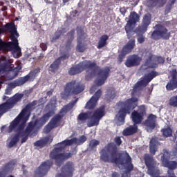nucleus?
Listing matches in <instances>:
<instances>
[{
	"label": "nucleus",
	"instance_id": "473e14b6",
	"mask_svg": "<svg viewBox=\"0 0 177 177\" xmlns=\"http://www.w3.org/2000/svg\"><path fill=\"white\" fill-rule=\"evenodd\" d=\"M89 117H91L90 113H82L78 115L77 119L79 121H85V120L89 118Z\"/></svg>",
	"mask_w": 177,
	"mask_h": 177
},
{
	"label": "nucleus",
	"instance_id": "39448f33",
	"mask_svg": "<svg viewBox=\"0 0 177 177\" xmlns=\"http://www.w3.org/2000/svg\"><path fill=\"white\" fill-rule=\"evenodd\" d=\"M86 68H88V71L86 73V80H91V77H93L95 74H97V71L100 68L96 66L95 63L91 62V61H84L81 62L77 66L72 67L69 71V74L71 75H75V74H78L82 71H84Z\"/></svg>",
	"mask_w": 177,
	"mask_h": 177
},
{
	"label": "nucleus",
	"instance_id": "5fc2aeb1",
	"mask_svg": "<svg viewBox=\"0 0 177 177\" xmlns=\"http://www.w3.org/2000/svg\"><path fill=\"white\" fill-rule=\"evenodd\" d=\"M57 34H59V32H57L55 33V35H57Z\"/></svg>",
	"mask_w": 177,
	"mask_h": 177
},
{
	"label": "nucleus",
	"instance_id": "cd10ccee",
	"mask_svg": "<svg viewBox=\"0 0 177 177\" xmlns=\"http://www.w3.org/2000/svg\"><path fill=\"white\" fill-rule=\"evenodd\" d=\"M157 146H158V141L157 139L152 138L150 141L149 150L151 154H156L157 150Z\"/></svg>",
	"mask_w": 177,
	"mask_h": 177
},
{
	"label": "nucleus",
	"instance_id": "b1692460",
	"mask_svg": "<svg viewBox=\"0 0 177 177\" xmlns=\"http://www.w3.org/2000/svg\"><path fill=\"white\" fill-rule=\"evenodd\" d=\"M141 60L142 59L138 57V55H132L127 58L125 64L127 67H133L135 66H138V64H140Z\"/></svg>",
	"mask_w": 177,
	"mask_h": 177
},
{
	"label": "nucleus",
	"instance_id": "6e6552de",
	"mask_svg": "<svg viewBox=\"0 0 177 177\" xmlns=\"http://www.w3.org/2000/svg\"><path fill=\"white\" fill-rule=\"evenodd\" d=\"M23 94H16L12 97L7 100V102L0 105V117L2 114H5L9 109H12L15 103H17L19 100H21Z\"/></svg>",
	"mask_w": 177,
	"mask_h": 177
},
{
	"label": "nucleus",
	"instance_id": "de8ad7c7",
	"mask_svg": "<svg viewBox=\"0 0 177 177\" xmlns=\"http://www.w3.org/2000/svg\"><path fill=\"white\" fill-rule=\"evenodd\" d=\"M3 100H6V99H8V97H6V95H4V96L3 97Z\"/></svg>",
	"mask_w": 177,
	"mask_h": 177
},
{
	"label": "nucleus",
	"instance_id": "2f4dec72",
	"mask_svg": "<svg viewBox=\"0 0 177 177\" xmlns=\"http://www.w3.org/2000/svg\"><path fill=\"white\" fill-rule=\"evenodd\" d=\"M75 103H77V100H75V101H74L73 102H71L66 106L64 107L61 110V114H63V113H67V111H68V110H71V109H73V107L74 104H75Z\"/></svg>",
	"mask_w": 177,
	"mask_h": 177
},
{
	"label": "nucleus",
	"instance_id": "4c0bfd02",
	"mask_svg": "<svg viewBox=\"0 0 177 177\" xmlns=\"http://www.w3.org/2000/svg\"><path fill=\"white\" fill-rule=\"evenodd\" d=\"M115 142L117 143V145H121V143L122 142L121 141V138L120 137H117L115 138Z\"/></svg>",
	"mask_w": 177,
	"mask_h": 177
},
{
	"label": "nucleus",
	"instance_id": "bb28decb",
	"mask_svg": "<svg viewBox=\"0 0 177 177\" xmlns=\"http://www.w3.org/2000/svg\"><path fill=\"white\" fill-rule=\"evenodd\" d=\"M77 46L76 50L77 52H84L85 46L82 44V39H84V32L82 30L77 31Z\"/></svg>",
	"mask_w": 177,
	"mask_h": 177
},
{
	"label": "nucleus",
	"instance_id": "58836bf2",
	"mask_svg": "<svg viewBox=\"0 0 177 177\" xmlns=\"http://www.w3.org/2000/svg\"><path fill=\"white\" fill-rule=\"evenodd\" d=\"M20 70H21V67H20V66H17L14 69V71H15V73H16L15 75H17V73H19V71H20Z\"/></svg>",
	"mask_w": 177,
	"mask_h": 177
},
{
	"label": "nucleus",
	"instance_id": "4468645a",
	"mask_svg": "<svg viewBox=\"0 0 177 177\" xmlns=\"http://www.w3.org/2000/svg\"><path fill=\"white\" fill-rule=\"evenodd\" d=\"M52 162L47 160L40 165L35 171V177H42L49 171Z\"/></svg>",
	"mask_w": 177,
	"mask_h": 177
},
{
	"label": "nucleus",
	"instance_id": "4d7b16f0",
	"mask_svg": "<svg viewBox=\"0 0 177 177\" xmlns=\"http://www.w3.org/2000/svg\"><path fill=\"white\" fill-rule=\"evenodd\" d=\"M61 96H62V97H63V94H62Z\"/></svg>",
	"mask_w": 177,
	"mask_h": 177
},
{
	"label": "nucleus",
	"instance_id": "a878e982",
	"mask_svg": "<svg viewBox=\"0 0 177 177\" xmlns=\"http://www.w3.org/2000/svg\"><path fill=\"white\" fill-rule=\"evenodd\" d=\"M150 20H151V16L149 14L146 15L143 19L142 26L139 28L138 32H140L141 34L146 32L147 26L150 24Z\"/></svg>",
	"mask_w": 177,
	"mask_h": 177
},
{
	"label": "nucleus",
	"instance_id": "3c124183",
	"mask_svg": "<svg viewBox=\"0 0 177 177\" xmlns=\"http://www.w3.org/2000/svg\"><path fill=\"white\" fill-rule=\"evenodd\" d=\"M74 13H75V15H77L78 13V12L77 10H75Z\"/></svg>",
	"mask_w": 177,
	"mask_h": 177
},
{
	"label": "nucleus",
	"instance_id": "09e8293b",
	"mask_svg": "<svg viewBox=\"0 0 177 177\" xmlns=\"http://www.w3.org/2000/svg\"><path fill=\"white\" fill-rule=\"evenodd\" d=\"M64 3L68 2V0H63Z\"/></svg>",
	"mask_w": 177,
	"mask_h": 177
},
{
	"label": "nucleus",
	"instance_id": "6e6d98bb",
	"mask_svg": "<svg viewBox=\"0 0 177 177\" xmlns=\"http://www.w3.org/2000/svg\"><path fill=\"white\" fill-rule=\"evenodd\" d=\"M57 38H59V36H57L56 38H55V39H57Z\"/></svg>",
	"mask_w": 177,
	"mask_h": 177
},
{
	"label": "nucleus",
	"instance_id": "4be33fe9",
	"mask_svg": "<svg viewBox=\"0 0 177 177\" xmlns=\"http://www.w3.org/2000/svg\"><path fill=\"white\" fill-rule=\"evenodd\" d=\"M157 120V117L154 115H150L148 117V119L145 122V124L147 127V132H151L154 128H156V121Z\"/></svg>",
	"mask_w": 177,
	"mask_h": 177
},
{
	"label": "nucleus",
	"instance_id": "ddd939ff",
	"mask_svg": "<svg viewBox=\"0 0 177 177\" xmlns=\"http://www.w3.org/2000/svg\"><path fill=\"white\" fill-rule=\"evenodd\" d=\"M39 74V69H35V71L30 72L29 75L21 77L19 80L17 81L15 83H12L11 85L15 88V86H19V85H23L27 81H32L35 77H37Z\"/></svg>",
	"mask_w": 177,
	"mask_h": 177
},
{
	"label": "nucleus",
	"instance_id": "1a4fd4ad",
	"mask_svg": "<svg viewBox=\"0 0 177 177\" xmlns=\"http://www.w3.org/2000/svg\"><path fill=\"white\" fill-rule=\"evenodd\" d=\"M103 117H104V106H102L93 113V115L87 122V127L91 128L99 125V121H100Z\"/></svg>",
	"mask_w": 177,
	"mask_h": 177
},
{
	"label": "nucleus",
	"instance_id": "f704fd0d",
	"mask_svg": "<svg viewBox=\"0 0 177 177\" xmlns=\"http://www.w3.org/2000/svg\"><path fill=\"white\" fill-rule=\"evenodd\" d=\"M170 106H174V107H177V95L171 97L169 100Z\"/></svg>",
	"mask_w": 177,
	"mask_h": 177
},
{
	"label": "nucleus",
	"instance_id": "c03bdc74",
	"mask_svg": "<svg viewBox=\"0 0 177 177\" xmlns=\"http://www.w3.org/2000/svg\"><path fill=\"white\" fill-rule=\"evenodd\" d=\"M0 177H5V174L2 172H0Z\"/></svg>",
	"mask_w": 177,
	"mask_h": 177
},
{
	"label": "nucleus",
	"instance_id": "6ab92c4d",
	"mask_svg": "<svg viewBox=\"0 0 177 177\" xmlns=\"http://www.w3.org/2000/svg\"><path fill=\"white\" fill-rule=\"evenodd\" d=\"M151 38L153 39H160V38L168 39L169 38V33L167 28L161 27L159 30H156L152 33Z\"/></svg>",
	"mask_w": 177,
	"mask_h": 177
},
{
	"label": "nucleus",
	"instance_id": "9b49d317",
	"mask_svg": "<svg viewBox=\"0 0 177 177\" xmlns=\"http://www.w3.org/2000/svg\"><path fill=\"white\" fill-rule=\"evenodd\" d=\"M84 89V85L80 84L75 82H72L66 85L65 88V92L66 93H73L74 95H78V93H81Z\"/></svg>",
	"mask_w": 177,
	"mask_h": 177
},
{
	"label": "nucleus",
	"instance_id": "a18cd8bd",
	"mask_svg": "<svg viewBox=\"0 0 177 177\" xmlns=\"http://www.w3.org/2000/svg\"><path fill=\"white\" fill-rule=\"evenodd\" d=\"M1 32H2V30L0 29V34H1ZM1 45H2V40H1V39H0V46H1Z\"/></svg>",
	"mask_w": 177,
	"mask_h": 177
},
{
	"label": "nucleus",
	"instance_id": "13d9d810",
	"mask_svg": "<svg viewBox=\"0 0 177 177\" xmlns=\"http://www.w3.org/2000/svg\"><path fill=\"white\" fill-rule=\"evenodd\" d=\"M24 174H26V171H24Z\"/></svg>",
	"mask_w": 177,
	"mask_h": 177
},
{
	"label": "nucleus",
	"instance_id": "0eeeda50",
	"mask_svg": "<svg viewBox=\"0 0 177 177\" xmlns=\"http://www.w3.org/2000/svg\"><path fill=\"white\" fill-rule=\"evenodd\" d=\"M8 28L11 34L10 38L12 41L13 48H12V56L15 59H18L21 56V49L19 46V42H17V38H19V33H17V28L15 24H7Z\"/></svg>",
	"mask_w": 177,
	"mask_h": 177
},
{
	"label": "nucleus",
	"instance_id": "c85d7f7f",
	"mask_svg": "<svg viewBox=\"0 0 177 177\" xmlns=\"http://www.w3.org/2000/svg\"><path fill=\"white\" fill-rule=\"evenodd\" d=\"M109 39V36L106 35H102L99 40L97 48L101 49L107 45V40Z\"/></svg>",
	"mask_w": 177,
	"mask_h": 177
},
{
	"label": "nucleus",
	"instance_id": "9d476101",
	"mask_svg": "<svg viewBox=\"0 0 177 177\" xmlns=\"http://www.w3.org/2000/svg\"><path fill=\"white\" fill-rule=\"evenodd\" d=\"M149 59L147 60L145 64L142 66L141 70H147V68H154L157 67V63H164L165 60L161 57H155L148 53Z\"/></svg>",
	"mask_w": 177,
	"mask_h": 177
},
{
	"label": "nucleus",
	"instance_id": "603ef678",
	"mask_svg": "<svg viewBox=\"0 0 177 177\" xmlns=\"http://www.w3.org/2000/svg\"><path fill=\"white\" fill-rule=\"evenodd\" d=\"M66 57H68V55H65L64 59H66Z\"/></svg>",
	"mask_w": 177,
	"mask_h": 177
},
{
	"label": "nucleus",
	"instance_id": "7c9ffc66",
	"mask_svg": "<svg viewBox=\"0 0 177 177\" xmlns=\"http://www.w3.org/2000/svg\"><path fill=\"white\" fill-rule=\"evenodd\" d=\"M64 57H61L58 59L55 60L50 66V71H56L57 68H59V64L60 63V60H63Z\"/></svg>",
	"mask_w": 177,
	"mask_h": 177
},
{
	"label": "nucleus",
	"instance_id": "393cba45",
	"mask_svg": "<svg viewBox=\"0 0 177 177\" xmlns=\"http://www.w3.org/2000/svg\"><path fill=\"white\" fill-rule=\"evenodd\" d=\"M176 75H177L176 70L174 69L171 72V75L172 77V80H170L169 82H168V84L166 86L167 91H174V89H175V88H177V82L176 80Z\"/></svg>",
	"mask_w": 177,
	"mask_h": 177
},
{
	"label": "nucleus",
	"instance_id": "a211bd4d",
	"mask_svg": "<svg viewBox=\"0 0 177 177\" xmlns=\"http://www.w3.org/2000/svg\"><path fill=\"white\" fill-rule=\"evenodd\" d=\"M158 75V73L157 72L152 71L149 74L145 75L144 77L141 78V80L137 83V87L138 88H144V86H146L153 78L155 77H157Z\"/></svg>",
	"mask_w": 177,
	"mask_h": 177
},
{
	"label": "nucleus",
	"instance_id": "2eb2a0df",
	"mask_svg": "<svg viewBox=\"0 0 177 177\" xmlns=\"http://www.w3.org/2000/svg\"><path fill=\"white\" fill-rule=\"evenodd\" d=\"M169 158H171V154H169V152H168V151H165L163 156L162 157V165L166 168H169V169H175L177 167V163L176 162L174 161H168Z\"/></svg>",
	"mask_w": 177,
	"mask_h": 177
},
{
	"label": "nucleus",
	"instance_id": "a19ab883",
	"mask_svg": "<svg viewBox=\"0 0 177 177\" xmlns=\"http://www.w3.org/2000/svg\"><path fill=\"white\" fill-rule=\"evenodd\" d=\"M95 89H96V86H93L90 89L91 93H93L95 92Z\"/></svg>",
	"mask_w": 177,
	"mask_h": 177
},
{
	"label": "nucleus",
	"instance_id": "e433bc0d",
	"mask_svg": "<svg viewBox=\"0 0 177 177\" xmlns=\"http://www.w3.org/2000/svg\"><path fill=\"white\" fill-rule=\"evenodd\" d=\"M138 41L139 44H143V42H145V37H143V35L138 36Z\"/></svg>",
	"mask_w": 177,
	"mask_h": 177
},
{
	"label": "nucleus",
	"instance_id": "8fccbe9b",
	"mask_svg": "<svg viewBox=\"0 0 177 177\" xmlns=\"http://www.w3.org/2000/svg\"><path fill=\"white\" fill-rule=\"evenodd\" d=\"M47 95H52V92L48 91V92L47 93Z\"/></svg>",
	"mask_w": 177,
	"mask_h": 177
},
{
	"label": "nucleus",
	"instance_id": "c9c22d12",
	"mask_svg": "<svg viewBox=\"0 0 177 177\" xmlns=\"http://www.w3.org/2000/svg\"><path fill=\"white\" fill-rule=\"evenodd\" d=\"M97 145H99V142L97 140H92L91 141H90L89 147L91 149H93V147H96V146H97Z\"/></svg>",
	"mask_w": 177,
	"mask_h": 177
},
{
	"label": "nucleus",
	"instance_id": "72a5a7b5",
	"mask_svg": "<svg viewBox=\"0 0 177 177\" xmlns=\"http://www.w3.org/2000/svg\"><path fill=\"white\" fill-rule=\"evenodd\" d=\"M162 132L164 135V136H172V130L169 128H167V129H163L162 130Z\"/></svg>",
	"mask_w": 177,
	"mask_h": 177
},
{
	"label": "nucleus",
	"instance_id": "412c9836",
	"mask_svg": "<svg viewBox=\"0 0 177 177\" xmlns=\"http://www.w3.org/2000/svg\"><path fill=\"white\" fill-rule=\"evenodd\" d=\"M110 71V68L108 67L105 68V69L102 70L100 73V77L96 80L95 84L97 85V86H101V85H103L104 84V82L106 80H107V77H109V73Z\"/></svg>",
	"mask_w": 177,
	"mask_h": 177
},
{
	"label": "nucleus",
	"instance_id": "aec40b11",
	"mask_svg": "<svg viewBox=\"0 0 177 177\" xmlns=\"http://www.w3.org/2000/svg\"><path fill=\"white\" fill-rule=\"evenodd\" d=\"M74 171V165L73 162H68L64 168L61 174H57L55 177H71Z\"/></svg>",
	"mask_w": 177,
	"mask_h": 177
},
{
	"label": "nucleus",
	"instance_id": "ea45409f",
	"mask_svg": "<svg viewBox=\"0 0 177 177\" xmlns=\"http://www.w3.org/2000/svg\"><path fill=\"white\" fill-rule=\"evenodd\" d=\"M12 93V89H10V88H7L6 90V92H5V94L6 95H10V93Z\"/></svg>",
	"mask_w": 177,
	"mask_h": 177
},
{
	"label": "nucleus",
	"instance_id": "49530a36",
	"mask_svg": "<svg viewBox=\"0 0 177 177\" xmlns=\"http://www.w3.org/2000/svg\"><path fill=\"white\" fill-rule=\"evenodd\" d=\"M111 97V99H114L115 97V94H113Z\"/></svg>",
	"mask_w": 177,
	"mask_h": 177
},
{
	"label": "nucleus",
	"instance_id": "c756f323",
	"mask_svg": "<svg viewBox=\"0 0 177 177\" xmlns=\"http://www.w3.org/2000/svg\"><path fill=\"white\" fill-rule=\"evenodd\" d=\"M52 142V138H49V137H46L43 140H40L35 143V146H38L39 147H42V146H45L46 143H50Z\"/></svg>",
	"mask_w": 177,
	"mask_h": 177
},
{
	"label": "nucleus",
	"instance_id": "423d86ee",
	"mask_svg": "<svg viewBox=\"0 0 177 177\" xmlns=\"http://www.w3.org/2000/svg\"><path fill=\"white\" fill-rule=\"evenodd\" d=\"M145 111L146 109L145 108V106H141L138 111H133L132 113L131 118L132 121L134 122V124L133 126H130L123 131V135L124 136L133 135V133H135L136 131H138V126H136V124H140V122H142V120H143V115H145Z\"/></svg>",
	"mask_w": 177,
	"mask_h": 177
},
{
	"label": "nucleus",
	"instance_id": "f03ea898",
	"mask_svg": "<svg viewBox=\"0 0 177 177\" xmlns=\"http://www.w3.org/2000/svg\"><path fill=\"white\" fill-rule=\"evenodd\" d=\"M117 154L113 153L110 149L104 148L101 151L100 158L104 162H115L119 167V168H124L127 169L128 172H131V169H133V165H132L131 156L127 152H123L121 154L120 158H116Z\"/></svg>",
	"mask_w": 177,
	"mask_h": 177
},
{
	"label": "nucleus",
	"instance_id": "37998d69",
	"mask_svg": "<svg viewBox=\"0 0 177 177\" xmlns=\"http://www.w3.org/2000/svg\"><path fill=\"white\" fill-rule=\"evenodd\" d=\"M122 177H129V174L128 173L124 174H122Z\"/></svg>",
	"mask_w": 177,
	"mask_h": 177
},
{
	"label": "nucleus",
	"instance_id": "5701e85b",
	"mask_svg": "<svg viewBox=\"0 0 177 177\" xmlns=\"http://www.w3.org/2000/svg\"><path fill=\"white\" fill-rule=\"evenodd\" d=\"M100 95H102V91L99 90L95 93L94 96L90 100V102H87L86 104V109H92L95 107L96 104L97 103V100H99V97H100Z\"/></svg>",
	"mask_w": 177,
	"mask_h": 177
},
{
	"label": "nucleus",
	"instance_id": "dca6fc26",
	"mask_svg": "<svg viewBox=\"0 0 177 177\" xmlns=\"http://www.w3.org/2000/svg\"><path fill=\"white\" fill-rule=\"evenodd\" d=\"M134 46H135V40H130L129 42H128L127 45L124 46L122 50V53L119 55V57H118L119 63H121V62H122L126 55H128V53H130V52L132 51V49H133Z\"/></svg>",
	"mask_w": 177,
	"mask_h": 177
},
{
	"label": "nucleus",
	"instance_id": "864d4df0",
	"mask_svg": "<svg viewBox=\"0 0 177 177\" xmlns=\"http://www.w3.org/2000/svg\"><path fill=\"white\" fill-rule=\"evenodd\" d=\"M73 34H74V31L72 30L71 35H73Z\"/></svg>",
	"mask_w": 177,
	"mask_h": 177
},
{
	"label": "nucleus",
	"instance_id": "79ce46f5",
	"mask_svg": "<svg viewBox=\"0 0 177 177\" xmlns=\"http://www.w3.org/2000/svg\"><path fill=\"white\" fill-rule=\"evenodd\" d=\"M118 176L119 175L115 172L112 174V177H118Z\"/></svg>",
	"mask_w": 177,
	"mask_h": 177
},
{
	"label": "nucleus",
	"instance_id": "f3484780",
	"mask_svg": "<svg viewBox=\"0 0 177 177\" xmlns=\"http://www.w3.org/2000/svg\"><path fill=\"white\" fill-rule=\"evenodd\" d=\"M60 120H62L61 115H55L49 122L48 125L45 127L44 129V133H49V132L52 131L53 128H56V127H59L60 125Z\"/></svg>",
	"mask_w": 177,
	"mask_h": 177
},
{
	"label": "nucleus",
	"instance_id": "7ed1b4c3",
	"mask_svg": "<svg viewBox=\"0 0 177 177\" xmlns=\"http://www.w3.org/2000/svg\"><path fill=\"white\" fill-rule=\"evenodd\" d=\"M86 141V137L85 136H82L79 139L73 138L72 140H66L58 144V147L55 148L53 151L50 153V157L55 160V163L57 165H59V162L64 161V160H68L71 157L72 154H75L77 151H74L73 153H63L62 150L66 147V146H70L71 145H82L84 142Z\"/></svg>",
	"mask_w": 177,
	"mask_h": 177
},
{
	"label": "nucleus",
	"instance_id": "20e7f679",
	"mask_svg": "<svg viewBox=\"0 0 177 177\" xmlns=\"http://www.w3.org/2000/svg\"><path fill=\"white\" fill-rule=\"evenodd\" d=\"M119 106L122 108L116 115L115 120L118 125H122L125 121L127 114H131V111L138 106V98L133 97L125 102H120Z\"/></svg>",
	"mask_w": 177,
	"mask_h": 177
},
{
	"label": "nucleus",
	"instance_id": "f8f14e48",
	"mask_svg": "<svg viewBox=\"0 0 177 177\" xmlns=\"http://www.w3.org/2000/svg\"><path fill=\"white\" fill-rule=\"evenodd\" d=\"M138 21H139V15H138L136 12L131 13L129 16V19L125 26L126 32L128 37H129V35L131 34V32H132V30H133L135 24H136Z\"/></svg>",
	"mask_w": 177,
	"mask_h": 177
},
{
	"label": "nucleus",
	"instance_id": "f257e3e1",
	"mask_svg": "<svg viewBox=\"0 0 177 177\" xmlns=\"http://www.w3.org/2000/svg\"><path fill=\"white\" fill-rule=\"evenodd\" d=\"M56 108V99H53L50 104H48L46 107V111L47 113L43 115L40 120H32L29 123L26 131H23V128H24V124L28 121L30 118V114L31 111L30 110V106H27L20 114L10 123L9 127L8 132H12V131H19L18 135L13 136L8 140L9 147H13L20 138H21V143H24L27 140V136L30 135V133L38 128H41L52 115L55 114L53 110Z\"/></svg>",
	"mask_w": 177,
	"mask_h": 177
}]
</instances>
